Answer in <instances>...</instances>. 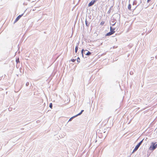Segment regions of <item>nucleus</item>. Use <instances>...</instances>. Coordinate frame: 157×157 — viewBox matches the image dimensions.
Returning <instances> with one entry per match:
<instances>
[{
	"instance_id": "obj_25",
	"label": "nucleus",
	"mask_w": 157,
	"mask_h": 157,
	"mask_svg": "<svg viewBox=\"0 0 157 157\" xmlns=\"http://www.w3.org/2000/svg\"><path fill=\"white\" fill-rule=\"evenodd\" d=\"M110 9L108 11V13H110Z\"/></svg>"
},
{
	"instance_id": "obj_20",
	"label": "nucleus",
	"mask_w": 157,
	"mask_h": 157,
	"mask_svg": "<svg viewBox=\"0 0 157 157\" xmlns=\"http://www.w3.org/2000/svg\"><path fill=\"white\" fill-rule=\"evenodd\" d=\"M49 106V107H50L51 108V109H52V103H50Z\"/></svg>"
},
{
	"instance_id": "obj_4",
	"label": "nucleus",
	"mask_w": 157,
	"mask_h": 157,
	"mask_svg": "<svg viewBox=\"0 0 157 157\" xmlns=\"http://www.w3.org/2000/svg\"><path fill=\"white\" fill-rule=\"evenodd\" d=\"M24 14V13H22L21 15H20L18 16L16 18L14 23L17 22L20 18Z\"/></svg>"
},
{
	"instance_id": "obj_3",
	"label": "nucleus",
	"mask_w": 157,
	"mask_h": 157,
	"mask_svg": "<svg viewBox=\"0 0 157 157\" xmlns=\"http://www.w3.org/2000/svg\"><path fill=\"white\" fill-rule=\"evenodd\" d=\"M97 0H92L88 4V6H91L93 5L95 2Z\"/></svg>"
},
{
	"instance_id": "obj_10",
	"label": "nucleus",
	"mask_w": 157,
	"mask_h": 157,
	"mask_svg": "<svg viewBox=\"0 0 157 157\" xmlns=\"http://www.w3.org/2000/svg\"><path fill=\"white\" fill-rule=\"evenodd\" d=\"M84 110H82L80 112V113H78V114H77V115H75V116H76V117H77V116H79V115H81L82 113V112L84 111Z\"/></svg>"
},
{
	"instance_id": "obj_18",
	"label": "nucleus",
	"mask_w": 157,
	"mask_h": 157,
	"mask_svg": "<svg viewBox=\"0 0 157 157\" xmlns=\"http://www.w3.org/2000/svg\"><path fill=\"white\" fill-rule=\"evenodd\" d=\"M16 62L17 63H20L19 59V58L16 59Z\"/></svg>"
},
{
	"instance_id": "obj_8",
	"label": "nucleus",
	"mask_w": 157,
	"mask_h": 157,
	"mask_svg": "<svg viewBox=\"0 0 157 157\" xmlns=\"http://www.w3.org/2000/svg\"><path fill=\"white\" fill-rule=\"evenodd\" d=\"M85 24L86 26L87 27H89L90 25V22L87 21L86 19L85 20Z\"/></svg>"
},
{
	"instance_id": "obj_7",
	"label": "nucleus",
	"mask_w": 157,
	"mask_h": 157,
	"mask_svg": "<svg viewBox=\"0 0 157 157\" xmlns=\"http://www.w3.org/2000/svg\"><path fill=\"white\" fill-rule=\"evenodd\" d=\"M114 33H113V32H111L110 31V32L107 33L106 35H105V36H110L112 35Z\"/></svg>"
},
{
	"instance_id": "obj_13",
	"label": "nucleus",
	"mask_w": 157,
	"mask_h": 157,
	"mask_svg": "<svg viewBox=\"0 0 157 157\" xmlns=\"http://www.w3.org/2000/svg\"><path fill=\"white\" fill-rule=\"evenodd\" d=\"M140 3H139V4L137 5V6H136L135 7L133 8V10H135L136 8V7L140 5V4H141L142 3V0H140Z\"/></svg>"
},
{
	"instance_id": "obj_26",
	"label": "nucleus",
	"mask_w": 157,
	"mask_h": 157,
	"mask_svg": "<svg viewBox=\"0 0 157 157\" xmlns=\"http://www.w3.org/2000/svg\"><path fill=\"white\" fill-rule=\"evenodd\" d=\"M151 1V0H147V2L148 3L149 2Z\"/></svg>"
},
{
	"instance_id": "obj_9",
	"label": "nucleus",
	"mask_w": 157,
	"mask_h": 157,
	"mask_svg": "<svg viewBox=\"0 0 157 157\" xmlns=\"http://www.w3.org/2000/svg\"><path fill=\"white\" fill-rule=\"evenodd\" d=\"M115 29V28H112L111 26L110 27V31L111 32H113V33H114L115 31H114Z\"/></svg>"
},
{
	"instance_id": "obj_1",
	"label": "nucleus",
	"mask_w": 157,
	"mask_h": 157,
	"mask_svg": "<svg viewBox=\"0 0 157 157\" xmlns=\"http://www.w3.org/2000/svg\"><path fill=\"white\" fill-rule=\"evenodd\" d=\"M157 147V144L156 142H152L151 145L149 147V150L153 151Z\"/></svg>"
},
{
	"instance_id": "obj_22",
	"label": "nucleus",
	"mask_w": 157,
	"mask_h": 157,
	"mask_svg": "<svg viewBox=\"0 0 157 157\" xmlns=\"http://www.w3.org/2000/svg\"><path fill=\"white\" fill-rule=\"evenodd\" d=\"M76 60V59H71V61L73 62H74Z\"/></svg>"
},
{
	"instance_id": "obj_19",
	"label": "nucleus",
	"mask_w": 157,
	"mask_h": 157,
	"mask_svg": "<svg viewBox=\"0 0 157 157\" xmlns=\"http://www.w3.org/2000/svg\"><path fill=\"white\" fill-rule=\"evenodd\" d=\"M80 58L79 57H78V58H77V62L78 63H80Z\"/></svg>"
},
{
	"instance_id": "obj_23",
	"label": "nucleus",
	"mask_w": 157,
	"mask_h": 157,
	"mask_svg": "<svg viewBox=\"0 0 157 157\" xmlns=\"http://www.w3.org/2000/svg\"><path fill=\"white\" fill-rule=\"evenodd\" d=\"M130 74L131 75H132L133 74V71H130Z\"/></svg>"
},
{
	"instance_id": "obj_6",
	"label": "nucleus",
	"mask_w": 157,
	"mask_h": 157,
	"mask_svg": "<svg viewBox=\"0 0 157 157\" xmlns=\"http://www.w3.org/2000/svg\"><path fill=\"white\" fill-rule=\"evenodd\" d=\"M116 23V21L115 20H113V21H111V23H110V25H112V26H113Z\"/></svg>"
},
{
	"instance_id": "obj_2",
	"label": "nucleus",
	"mask_w": 157,
	"mask_h": 157,
	"mask_svg": "<svg viewBox=\"0 0 157 157\" xmlns=\"http://www.w3.org/2000/svg\"><path fill=\"white\" fill-rule=\"evenodd\" d=\"M144 139H143L142 140H141L135 147L132 153H133L135 152L138 149L139 147H140V145L142 143H143Z\"/></svg>"
},
{
	"instance_id": "obj_11",
	"label": "nucleus",
	"mask_w": 157,
	"mask_h": 157,
	"mask_svg": "<svg viewBox=\"0 0 157 157\" xmlns=\"http://www.w3.org/2000/svg\"><path fill=\"white\" fill-rule=\"evenodd\" d=\"M84 110H82L80 112V113H78V114H77V115H75V116H76V117H77V116H79V115H81L82 113V112L84 111Z\"/></svg>"
},
{
	"instance_id": "obj_28",
	"label": "nucleus",
	"mask_w": 157,
	"mask_h": 157,
	"mask_svg": "<svg viewBox=\"0 0 157 157\" xmlns=\"http://www.w3.org/2000/svg\"><path fill=\"white\" fill-rule=\"evenodd\" d=\"M33 10L34 11V9Z\"/></svg>"
},
{
	"instance_id": "obj_12",
	"label": "nucleus",
	"mask_w": 157,
	"mask_h": 157,
	"mask_svg": "<svg viewBox=\"0 0 157 157\" xmlns=\"http://www.w3.org/2000/svg\"><path fill=\"white\" fill-rule=\"evenodd\" d=\"M78 44L75 47V53H77L78 49Z\"/></svg>"
},
{
	"instance_id": "obj_27",
	"label": "nucleus",
	"mask_w": 157,
	"mask_h": 157,
	"mask_svg": "<svg viewBox=\"0 0 157 157\" xmlns=\"http://www.w3.org/2000/svg\"><path fill=\"white\" fill-rule=\"evenodd\" d=\"M105 132H103V133H105Z\"/></svg>"
},
{
	"instance_id": "obj_21",
	"label": "nucleus",
	"mask_w": 157,
	"mask_h": 157,
	"mask_svg": "<svg viewBox=\"0 0 157 157\" xmlns=\"http://www.w3.org/2000/svg\"><path fill=\"white\" fill-rule=\"evenodd\" d=\"M105 23L104 21H101V23H100V25H103Z\"/></svg>"
},
{
	"instance_id": "obj_16",
	"label": "nucleus",
	"mask_w": 157,
	"mask_h": 157,
	"mask_svg": "<svg viewBox=\"0 0 157 157\" xmlns=\"http://www.w3.org/2000/svg\"><path fill=\"white\" fill-rule=\"evenodd\" d=\"M76 117V116H74L72 117H71L69 119L68 121H72V119Z\"/></svg>"
},
{
	"instance_id": "obj_17",
	"label": "nucleus",
	"mask_w": 157,
	"mask_h": 157,
	"mask_svg": "<svg viewBox=\"0 0 157 157\" xmlns=\"http://www.w3.org/2000/svg\"><path fill=\"white\" fill-rule=\"evenodd\" d=\"M131 5L130 4H129L128 5V9L129 10H131Z\"/></svg>"
},
{
	"instance_id": "obj_14",
	"label": "nucleus",
	"mask_w": 157,
	"mask_h": 157,
	"mask_svg": "<svg viewBox=\"0 0 157 157\" xmlns=\"http://www.w3.org/2000/svg\"><path fill=\"white\" fill-rule=\"evenodd\" d=\"M85 51V50H84V49H82V51H81V53L82 54V57H83V53H84V51Z\"/></svg>"
},
{
	"instance_id": "obj_5",
	"label": "nucleus",
	"mask_w": 157,
	"mask_h": 157,
	"mask_svg": "<svg viewBox=\"0 0 157 157\" xmlns=\"http://www.w3.org/2000/svg\"><path fill=\"white\" fill-rule=\"evenodd\" d=\"M84 54L86 56H89L91 54V53L90 52L86 50L84 51Z\"/></svg>"
},
{
	"instance_id": "obj_24",
	"label": "nucleus",
	"mask_w": 157,
	"mask_h": 157,
	"mask_svg": "<svg viewBox=\"0 0 157 157\" xmlns=\"http://www.w3.org/2000/svg\"><path fill=\"white\" fill-rule=\"evenodd\" d=\"M29 84V82H26V86H28Z\"/></svg>"
},
{
	"instance_id": "obj_15",
	"label": "nucleus",
	"mask_w": 157,
	"mask_h": 157,
	"mask_svg": "<svg viewBox=\"0 0 157 157\" xmlns=\"http://www.w3.org/2000/svg\"><path fill=\"white\" fill-rule=\"evenodd\" d=\"M137 3V0H135L133 1V5H136Z\"/></svg>"
}]
</instances>
